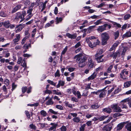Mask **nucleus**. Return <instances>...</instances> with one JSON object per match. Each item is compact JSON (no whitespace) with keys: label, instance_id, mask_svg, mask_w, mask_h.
I'll return each mask as SVG.
<instances>
[{"label":"nucleus","instance_id":"nucleus-1","mask_svg":"<svg viewBox=\"0 0 131 131\" xmlns=\"http://www.w3.org/2000/svg\"><path fill=\"white\" fill-rule=\"evenodd\" d=\"M74 59L78 62L79 67L82 68L86 65L87 57L85 54H79L75 56Z\"/></svg>","mask_w":131,"mask_h":131},{"label":"nucleus","instance_id":"nucleus-2","mask_svg":"<svg viewBox=\"0 0 131 131\" xmlns=\"http://www.w3.org/2000/svg\"><path fill=\"white\" fill-rule=\"evenodd\" d=\"M101 37L102 44L105 45L106 44L107 41L110 38L108 34L106 32L102 33L101 35Z\"/></svg>","mask_w":131,"mask_h":131},{"label":"nucleus","instance_id":"nucleus-3","mask_svg":"<svg viewBox=\"0 0 131 131\" xmlns=\"http://www.w3.org/2000/svg\"><path fill=\"white\" fill-rule=\"evenodd\" d=\"M111 107L113 109L114 112H122V110L119 106V104H113L111 105Z\"/></svg>","mask_w":131,"mask_h":131},{"label":"nucleus","instance_id":"nucleus-4","mask_svg":"<svg viewBox=\"0 0 131 131\" xmlns=\"http://www.w3.org/2000/svg\"><path fill=\"white\" fill-rule=\"evenodd\" d=\"M129 71L126 69H124L121 71V73L120 74V77L123 79L125 78H123V77H127Z\"/></svg>","mask_w":131,"mask_h":131},{"label":"nucleus","instance_id":"nucleus-5","mask_svg":"<svg viewBox=\"0 0 131 131\" xmlns=\"http://www.w3.org/2000/svg\"><path fill=\"white\" fill-rule=\"evenodd\" d=\"M87 65L89 69H91L94 66V63L91 58H89L87 63Z\"/></svg>","mask_w":131,"mask_h":131},{"label":"nucleus","instance_id":"nucleus-6","mask_svg":"<svg viewBox=\"0 0 131 131\" xmlns=\"http://www.w3.org/2000/svg\"><path fill=\"white\" fill-rule=\"evenodd\" d=\"M96 39V37L94 36H91L89 37L86 38L85 40L86 42L88 44L89 46L91 48V46L90 45H92V43L90 40L95 39Z\"/></svg>","mask_w":131,"mask_h":131},{"label":"nucleus","instance_id":"nucleus-7","mask_svg":"<svg viewBox=\"0 0 131 131\" xmlns=\"http://www.w3.org/2000/svg\"><path fill=\"white\" fill-rule=\"evenodd\" d=\"M120 52L118 50L116 52H111L110 54V57L113 58V59H116L118 55L119 56Z\"/></svg>","mask_w":131,"mask_h":131},{"label":"nucleus","instance_id":"nucleus-8","mask_svg":"<svg viewBox=\"0 0 131 131\" xmlns=\"http://www.w3.org/2000/svg\"><path fill=\"white\" fill-rule=\"evenodd\" d=\"M112 128V126L109 124L105 125L102 129V130L104 131H111Z\"/></svg>","mask_w":131,"mask_h":131},{"label":"nucleus","instance_id":"nucleus-9","mask_svg":"<svg viewBox=\"0 0 131 131\" xmlns=\"http://www.w3.org/2000/svg\"><path fill=\"white\" fill-rule=\"evenodd\" d=\"M107 25L104 24L103 25L99 26L97 29V30L99 32H102L106 29Z\"/></svg>","mask_w":131,"mask_h":131},{"label":"nucleus","instance_id":"nucleus-10","mask_svg":"<svg viewBox=\"0 0 131 131\" xmlns=\"http://www.w3.org/2000/svg\"><path fill=\"white\" fill-rule=\"evenodd\" d=\"M91 41L92 43V45H90L92 48L95 47L97 45H99L100 43V41L98 40H97L96 41L92 40Z\"/></svg>","mask_w":131,"mask_h":131},{"label":"nucleus","instance_id":"nucleus-11","mask_svg":"<svg viewBox=\"0 0 131 131\" xmlns=\"http://www.w3.org/2000/svg\"><path fill=\"white\" fill-rule=\"evenodd\" d=\"M125 124V122H123L118 124L116 127L117 130H121L123 127L124 125Z\"/></svg>","mask_w":131,"mask_h":131},{"label":"nucleus","instance_id":"nucleus-12","mask_svg":"<svg viewBox=\"0 0 131 131\" xmlns=\"http://www.w3.org/2000/svg\"><path fill=\"white\" fill-rule=\"evenodd\" d=\"M35 4V3H31V5L29 7V9L27 11V13L28 14L32 15V12L33 10L32 8L34 6Z\"/></svg>","mask_w":131,"mask_h":131},{"label":"nucleus","instance_id":"nucleus-13","mask_svg":"<svg viewBox=\"0 0 131 131\" xmlns=\"http://www.w3.org/2000/svg\"><path fill=\"white\" fill-rule=\"evenodd\" d=\"M119 106L120 107L122 108H127V106L126 105L127 102H124L122 100L121 101L120 103L119 104Z\"/></svg>","mask_w":131,"mask_h":131},{"label":"nucleus","instance_id":"nucleus-14","mask_svg":"<svg viewBox=\"0 0 131 131\" xmlns=\"http://www.w3.org/2000/svg\"><path fill=\"white\" fill-rule=\"evenodd\" d=\"M131 37V31H129L126 32L122 36L123 38H126Z\"/></svg>","mask_w":131,"mask_h":131},{"label":"nucleus","instance_id":"nucleus-15","mask_svg":"<svg viewBox=\"0 0 131 131\" xmlns=\"http://www.w3.org/2000/svg\"><path fill=\"white\" fill-rule=\"evenodd\" d=\"M22 5L21 4L17 5L16 7L13 8L12 10V13H14L15 12L18 10L20 9Z\"/></svg>","mask_w":131,"mask_h":131},{"label":"nucleus","instance_id":"nucleus-16","mask_svg":"<svg viewBox=\"0 0 131 131\" xmlns=\"http://www.w3.org/2000/svg\"><path fill=\"white\" fill-rule=\"evenodd\" d=\"M66 36L69 38L71 39H75L77 36V34L76 33L72 35L69 33H67L66 34Z\"/></svg>","mask_w":131,"mask_h":131},{"label":"nucleus","instance_id":"nucleus-17","mask_svg":"<svg viewBox=\"0 0 131 131\" xmlns=\"http://www.w3.org/2000/svg\"><path fill=\"white\" fill-rule=\"evenodd\" d=\"M97 74V73L95 72H94L88 78V80H93L96 78Z\"/></svg>","mask_w":131,"mask_h":131},{"label":"nucleus","instance_id":"nucleus-18","mask_svg":"<svg viewBox=\"0 0 131 131\" xmlns=\"http://www.w3.org/2000/svg\"><path fill=\"white\" fill-rule=\"evenodd\" d=\"M16 38L13 39V41L14 43L18 42L20 39V35L19 34H17L15 35Z\"/></svg>","mask_w":131,"mask_h":131},{"label":"nucleus","instance_id":"nucleus-19","mask_svg":"<svg viewBox=\"0 0 131 131\" xmlns=\"http://www.w3.org/2000/svg\"><path fill=\"white\" fill-rule=\"evenodd\" d=\"M103 55H102L100 56L95 57V59L98 63L102 62L103 61V59H102V58L103 57Z\"/></svg>","mask_w":131,"mask_h":131},{"label":"nucleus","instance_id":"nucleus-20","mask_svg":"<svg viewBox=\"0 0 131 131\" xmlns=\"http://www.w3.org/2000/svg\"><path fill=\"white\" fill-rule=\"evenodd\" d=\"M10 26V23L8 20L5 21L4 22V26L6 28L9 27Z\"/></svg>","mask_w":131,"mask_h":131},{"label":"nucleus","instance_id":"nucleus-21","mask_svg":"<svg viewBox=\"0 0 131 131\" xmlns=\"http://www.w3.org/2000/svg\"><path fill=\"white\" fill-rule=\"evenodd\" d=\"M24 3L25 5L26 6H28L30 4V2L29 0H23L21 1L20 3Z\"/></svg>","mask_w":131,"mask_h":131},{"label":"nucleus","instance_id":"nucleus-22","mask_svg":"<svg viewBox=\"0 0 131 131\" xmlns=\"http://www.w3.org/2000/svg\"><path fill=\"white\" fill-rule=\"evenodd\" d=\"M23 26L21 24L17 25L16 26V28H17L16 31V32H19L21 31L23 28Z\"/></svg>","mask_w":131,"mask_h":131},{"label":"nucleus","instance_id":"nucleus-23","mask_svg":"<svg viewBox=\"0 0 131 131\" xmlns=\"http://www.w3.org/2000/svg\"><path fill=\"white\" fill-rule=\"evenodd\" d=\"M102 110L103 112L108 114H110L112 111L111 109L108 107L104 108Z\"/></svg>","mask_w":131,"mask_h":131},{"label":"nucleus","instance_id":"nucleus-24","mask_svg":"<svg viewBox=\"0 0 131 131\" xmlns=\"http://www.w3.org/2000/svg\"><path fill=\"white\" fill-rule=\"evenodd\" d=\"M130 27L129 24H124L121 27V30L123 31L124 30H125L127 28H128Z\"/></svg>","mask_w":131,"mask_h":131},{"label":"nucleus","instance_id":"nucleus-25","mask_svg":"<svg viewBox=\"0 0 131 131\" xmlns=\"http://www.w3.org/2000/svg\"><path fill=\"white\" fill-rule=\"evenodd\" d=\"M21 20L20 21V22H21L23 21L25 18L24 17L26 15V12L25 11L23 12L22 13H21Z\"/></svg>","mask_w":131,"mask_h":131},{"label":"nucleus","instance_id":"nucleus-26","mask_svg":"<svg viewBox=\"0 0 131 131\" xmlns=\"http://www.w3.org/2000/svg\"><path fill=\"white\" fill-rule=\"evenodd\" d=\"M124 102H128V104L130 107H131V98L126 99L122 100Z\"/></svg>","mask_w":131,"mask_h":131},{"label":"nucleus","instance_id":"nucleus-27","mask_svg":"<svg viewBox=\"0 0 131 131\" xmlns=\"http://www.w3.org/2000/svg\"><path fill=\"white\" fill-rule=\"evenodd\" d=\"M106 92L107 91L106 90H104L102 91L101 90V91L100 92V93L99 95V97L100 98H102L104 97L106 93Z\"/></svg>","mask_w":131,"mask_h":131},{"label":"nucleus","instance_id":"nucleus-28","mask_svg":"<svg viewBox=\"0 0 131 131\" xmlns=\"http://www.w3.org/2000/svg\"><path fill=\"white\" fill-rule=\"evenodd\" d=\"M54 104L53 102L52 101V97L50 98L46 102V104L47 105H52Z\"/></svg>","mask_w":131,"mask_h":131},{"label":"nucleus","instance_id":"nucleus-29","mask_svg":"<svg viewBox=\"0 0 131 131\" xmlns=\"http://www.w3.org/2000/svg\"><path fill=\"white\" fill-rule=\"evenodd\" d=\"M10 60L8 59H5L4 58H2L0 59V62L3 63H4L5 62L6 63H9L10 62Z\"/></svg>","mask_w":131,"mask_h":131},{"label":"nucleus","instance_id":"nucleus-30","mask_svg":"<svg viewBox=\"0 0 131 131\" xmlns=\"http://www.w3.org/2000/svg\"><path fill=\"white\" fill-rule=\"evenodd\" d=\"M119 34V31L118 30L116 32L114 33L113 35L114 36V39L116 40L118 37Z\"/></svg>","mask_w":131,"mask_h":131},{"label":"nucleus","instance_id":"nucleus-31","mask_svg":"<svg viewBox=\"0 0 131 131\" xmlns=\"http://www.w3.org/2000/svg\"><path fill=\"white\" fill-rule=\"evenodd\" d=\"M21 13L20 12H18L16 13V16L15 19L17 20H19V19H21Z\"/></svg>","mask_w":131,"mask_h":131},{"label":"nucleus","instance_id":"nucleus-32","mask_svg":"<svg viewBox=\"0 0 131 131\" xmlns=\"http://www.w3.org/2000/svg\"><path fill=\"white\" fill-rule=\"evenodd\" d=\"M103 50L102 49L99 50L97 51L95 55V57L100 56V55L103 52Z\"/></svg>","mask_w":131,"mask_h":131},{"label":"nucleus","instance_id":"nucleus-33","mask_svg":"<svg viewBox=\"0 0 131 131\" xmlns=\"http://www.w3.org/2000/svg\"><path fill=\"white\" fill-rule=\"evenodd\" d=\"M21 66L23 67L26 68V63L25 61V59L24 58L21 62Z\"/></svg>","mask_w":131,"mask_h":131},{"label":"nucleus","instance_id":"nucleus-34","mask_svg":"<svg viewBox=\"0 0 131 131\" xmlns=\"http://www.w3.org/2000/svg\"><path fill=\"white\" fill-rule=\"evenodd\" d=\"M112 24L115 27H116L117 28H120L121 27V25L120 24L116 22H112Z\"/></svg>","mask_w":131,"mask_h":131},{"label":"nucleus","instance_id":"nucleus-35","mask_svg":"<svg viewBox=\"0 0 131 131\" xmlns=\"http://www.w3.org/2000/svg\"><path fill=\"white\" fill-rule=\"evenodd\" d=\"M123 50L121 53V55L122 56L124 55L125 53L128 49V47L126 46H124L123 47Z\"/></svg>","mask_w":131,"mask_h":131},{"label":"nucleus","instance_id":"nucleus-36","mask_svg":"<svg viewBox=\"0 0 131 131\" xmlns=\"http://www.w3.org/2000/svg\"><path fill=\"white\" fill-rule=\"evenodd\" d=\"M50 125L52 126V127L55 129L53 131H56V127L58 125V124L55 123H50Z\"/></svg>","mask_w":131,"mask_h":131},{"label":"nucleus","instance_id":"nucleus-37","mask_svg":"<svg viewBox=\"0 0 131 131\" xmlns=\"http://www.w3.org/2000/svg\"><path fill=\"white\" fill-rule=\"evenodd\" d=\"M100 105H98L97 103H95L91 106V107L93 109H96L99 108Z\"/></svg>","mask_w":131,"mask_h":131},{"label":"nucleus","instance_id":"nucleus-38","mask_svg":"<svg viewBox=\"0 0 131 131\" xmlns=\"http://www.w3.org/2000/svg\"><path fill=\"white\" fill-rule=\"evenodd\" d=\"M65 105L69 107L72 108L73 106H74V105H72L71 104L69 103L68 102H66L65 103Z\"/></svg>","mask_w":131,"mask_h":131},{"label":"nucleus","instance_id":"nucleus-39","mask_svg":"<svg viewBox=\"0 0 131 131\" xmlns=\"http://www.w3.org/2000/svg\"><path fill=\"white\" fill-rule=\"evenodd\" d=\"M86 125L84 124L81 125L80 127V128L79 131H84L85 130V128Z\"/></svg>","mask_w":131,"mask_h":131},{"label":"nucleus","instance_id":"nucleus-40","mask_svg":"<svg viewBox=\"0 0 131 131\" xmlns=\"http://www.w3.org/2000/svg\"><path fill=\"white\" fill-rule=\"evenodd\" d=\"M73 120L74 122L78 123L80 122V119L79 117H76L73 118Z\"/></svg>","mask_w":131,"mask_h":131},{"label":"nucleus","instance_id":"nucleus-41","mask_svg":"<svg viewBox=\"0 0 131 131\" xmlns=\"http://www.w3.org/2000/svg\"><path fill=\"white\" fill-rule=\"evenodd\" d=\"M131 84L130 81H127L124 83V86L125 88H127L129 87Z\"/></svg>","mask_w":131,"mask_h":131},{"label":"nucleus","instance_id":"nucleus-42","mask_svg":"<svg viewBox=\"0 0 131 131\" xmlns=\"http://www.w3.org/2000/svg\"><path fill=\"white\" fill-rule=\"evenodd\" d=\"M95 27V26H90L87 28L88 32L89 33L92 31V29Z\"/></svg>","mask_w":131,"mask_h":131},{"label":"nucleus","instance_id":"nucleus-43","mask_svg":"<svg viewBox=\"0 0 131 131\" xmlns=\"http://www.w3.org/2000/svg\"><path fill=\"white\" fill-rule=\"evenodd\" d=\"M40 113L43 117L46 116L47 114V112L43 110H41L40 112Z\"/></svg>","mask_w":131,"mask_h":131},{"label":"nucleus","instance_id":"nucleus-44","mask_svg":"<svg viewBox=\"0 0 131 131\" xmlns=\"http://www.w3.org/2000/svg\"><path fill=\"white\" fill-rule=\"evenodd\" d=\"M8 15L5 13L4 12H2L0 13V16L2 17H5L7 16Z\"/></svg>","mask_w":131,"mask_h":131},{"label":"nucleus","instance_id":"nucleus-45","mask_svg":"<svg viewBox=\"0 0 131 131\" xmlns=\"http://www.w3.org/2000/svg\"><path fill=\"white\" fill-rule=\"evenodd\" d=\"M102 20V19H100L97 20L96 22H94V24L95 25V26L101 24L102 22L101 21Z\"/></svg>","mask_w":131,"mask_h":131},{"label":"nucleus","instance_id":"nucleus-46","mask_svg":"<svg viewBox=\"0 0 131 131\" xmlns=\"http://www.w3.org/2000/svg\"><path fill=\"white\" fill-rule=\"evenodd\" d=\"M127 130L129 131H131V124L128 123L126 127Z\"/></svg>","mask_w":131,"mask_h":131},{"label":"nucleus","instance_id":"nucleus-47","mask_svg":"<svg viewBox=\"0 0 131 131\" xmlns=\"http://www.w3.org/2000/svg\"><path fill=\"white\" fill-rule=\"evenodd\" d=\"M131 17V15L130 14H127L125 15L124 16V19L125 20H127L129 18Z\"/></svg>","mask_w":131,"mask_h":131},{"label":"nucleus","instance_id":"nucleus-48","mask_svg":"<svg viewBox=\"0 0 131 131\" xmlns=\"http://www.w3.org/2000/svg\"><path fill=\"white\" fill-rule=\"evenodd\" d=\"M122 115V114L120 113H116L113 114V116L114 118H115Z\"/></svg>","mask_w":131,"mask_h":131},{"label":"nucleus","instance_id":"nucleus-49","mask_svg":"<svg viewBox=\"0 0 131 131\" xmlns=\"http://www.w3.org/2000/svg\"><path fill=\"white\" fill-rule=\"evenodd\" d=\"M56 20L57 23L56 24H58L60 22H61L62 20V19L61 17H57L56 18Z\"/></svg>","mask_w":131,"mask_h":131},{"label":"nucleus","instance_id":"nucleus-50","mask_svg":"<svg viewBox=\"0 0 131 131\" xmlns=\"http://www.w3.org/2000/svg\"><path fill=\"white\" fill-rule=\"evenodd\" d=\"M50 84L55 86L56 85V83H54L53 81L50 80H48L47 81Z\"/></svg>","mask_w":131,"mask_h":131},{"label":"nucleus","instance_id":"nucleus-51","mask_svg":"<svg viewBox=\"0 0 131 131\" xmlns=\"http://www.w3.org/2000/svg\"><path fill=\"white\" fill-rule=\"evenodd\" d=\"M33 15L28 14L27 16V18L25 20V21H26L29 20L33 16Z\"/></svg>","mask_w":131,"mask_h":131},{"label":"nucleus","instance_id":"nucleus-52","mask_svg":"<svg viewBox=\"0 0 131 131\" xmlns=\"http://www.w3.org/2000/svg\"><path fill=\"white\" fill-rule=\"evenodd\" d=\"M2 89L4 92L5 93V94H7V91L6 86L5 85H4L2 87Z\"/></svg>","mask_w":131,"mask_h":131},{"label":"nucleus","instance_id":"nucleus-53","mask_svg":"<svg viewBox=\"0 0 131 131\" xmlns=\"http://www.w3.org/2000/svg\"><path fill=\"white\" fill-rule=\"evenodd\" d=\"M107 116H102L99 118V121H103L104 119L106 118Z\"/></svg>","mask_w":131,"mask_h":131},{"label":"nucleus","instance_id":"nucleus-54","mask_svg":"<svg viewBox=\"0 0 131 131\" xmlns=\"http://www.w3.org/2000/svg\"><path fill=\"white\" fill-rule=\"evenodd\" d=\"M9 81L7 79H5L4 81V83L6 85V86H7L9 84Z\"/></svg>","mask_w":131,"mask_h":131},{"label":"nucleus","instance_id":"nucleus-55","mask_svg":"<svg viewBox=\"0 0 131 131\" xmlns=\"http://www.w3.org/2000/svg\"><path fill=\"white\" fill-rule=\"evenodd\" d=\"M56 108L60 110H63V107L61 105H56Z\"/></svg>","mask_w":131,"mask_h":131},{"label":"nucleus","instance_id":"nucleus-56","mask_svg":"<svg viewBox=\"0 0 131 131\" xmlns=\"http://www.w3.org/2000/svg\"><path fill=\"white\" fill-rule=\"evenodd\" d=\"M29 127L31 129H34V130H35L36 129V126L33 124L30 125Z\"/></svg>","mask_w":131,"mask_h":131},{"label":"nucleus","instance_id":"nucleus-57","mask_svg":"<svg viewBox=\"0 0 131 131\" xmlns=\"http://www.w3.org/2000/svg\"><path fill=\"white\" fill-rule=\"evenodd\" d=\"M119 43V41H116L113 44V47L115 49V48L117 46Z\"/></svg>","mask_w":131,"mask_h":131},{"label":"nucleus","instance_id":"nucleus-58","mask_svg":"<svg viewBox=\"0 0 131 131\" xmlns=\"http://www.w3.org/2000/svg\"><path fill=\"white\" fill-rule=\"evenodd\" d=\"M60 129L61 131H66L67 130L66 127L64 126H62Z\"/></svg>","mask_w":131,"mask_h":131},{"label":"nucleus","instance_id":"nucleus-59","mask_svg":"<svg viewBox=\"0 0 131 131\" xmlns=\"http://www.w3.org/2000/svg\"><path fill=\"white\" fill-rule=\"evenodd\" d=\"M27 88L26 86H23L22 88V91L23 93H24L26 91Z\"/></svg>","mask_w":131,"mask_h":131},{"label":"nucleus","instance_id":"nucleus-60","mask_svg":"<svg viewBox=\"0 0 131 131\" xmlns=\"http://www.w3.org/2000/svg\"><path fill=\"white\" fill-rule=\"evenodd\" d=\"M68 49V46H66L65 48H64V49L63 50V51L61 53V55H63L67 51V50Z\"/></svg>","mask_w":131,"mask_h":131},{"label":"nucleus","instance_id":"nucleus-61","mask_svg":"<svg viewBox=\"0 0 131 131\" xmlns=\"http://www.w3.org/2000/svg\"><path fill=\"white\" fill-rule=\"evenodd\" d=\"M17 87V85H15L14 83H13L12 85V91H13Z\"/></svg>","mask_w":131,"mask_h":131},{"label":"nucleus","instance_id":"nucleus-62","mask_svg":"<svg viewBox=\"0 0 131 131\" xmlns=\"http://www.w3.org/2000/svg\"><path fill=\"white\" fill-rule=\"evenodd\" d=\"M77 94V96L78 98L80 99L81 97V95L80 92L78 91H77L76 93V95Z\"/></svg>","mask_w":131,"mask_h":131},{"label":"nucleus","instance_id":"nucleus-63","mask_svg":"<svg viewBox=\"0 0 131 131\" xmlns=\"http://www.w3.org/2000/svg\"><path fill=\"white\" fill-rule=\"evenodd\" d=\"M113 67L112 65H111L107 69V72L108 73H110L111 72V70Z\"/></svg>","mask_w":131,"mask_h":131},{"label":"nucleus","instance_id":"nucleus-64","mask_svg":"<svg viewBox=\"0 0 131 131\" xmlns=\"http://www.w3.org/2000/svg\"><path fill=\"white\" fill-rule=\"evenodd\" d=\"M23 59L21 57H20L18 58L17 63L18 64H19L22 62Z\"/></svg>","mask_w":131,"mask_h":131}]
</instances>
